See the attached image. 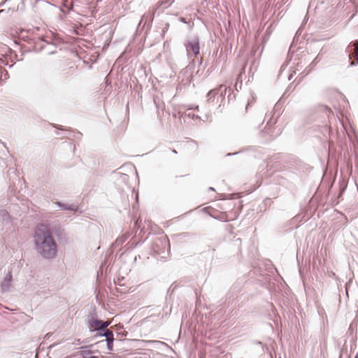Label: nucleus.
<instances>
[{
	"instance_id": "39448f33",
	"label": "nucleus",
	"mask_w": 358,
	"mask_h": 358,
	"mask_svg": "<svg viewBox=\"0 0 358 358\" xmlns=\"http://www.w3.org/2000/svg\"><path fill=\"white\" fill-rule=\"evenodd\" d=\"M73 8V1L72 0H64L63 6L62 10L63 12H69Z\"/></svg>"
},
{
	"instance_id": "f03ea898",
	"label": "nucleus",
	"mask_w": 358,
	"mask_h": 358,
	"mask_svg": "<svg viewBox=\"0 0 358 358\" xmlns=\"http://www.w3.org/2000/svg\"><path fill=\"white\" fill-rule=\"evenodd\" d=\"M111 323V321L102 322L97 319H92L90 321V327L92 330L104 329L108 327Z\"/></svg>"
},
{
	"instance_id": "f8f14e48",
	"label": "nucleus",
	"mask_w": 358,
	"mask_h": 358,
	"mask_svg": "<svg viewBox=\"0 0 358 358\" xmlns=\"http://www.w3.org/2000/svg\"><path fill=\"white\" fill-rule=\"evenodd\" d=\"M182 177V176H176V178Z\"/></svg>"
},
{
	"instance_id": "f257e3e1",
	"label": "nucleus",
	"mask_w": 358,
	"mask_h": 358,
	"mask_svg": "<svg viewBox=\"0 0 358 358\" xmlns=\"http://www.w3.org/2000/svg\"><path fill=\"white\" fill-rule=\"evenodd\" d=\"M34 241L36 251L43 257L51 259L57 254V243L47 225L38 224L34 231Z\"/></svg>"
},
{
	"instance_id": "6e6552de",
	"label": "nucleus",
	"mask_w": 358,
	"mask_h": 358,
	"mask_svg": "<svg viewBox=\"0 0 358 358\" xmlns=\"http://www.w3.org/2000/svg\"><path fill=\"white\" fill-rule=\"evenodd\" d=\"M218 91L219 90L217 89H214V90H210L208 93V95H207V96L208 97V99L210 100L211 98L214 97L216 94H217Z\"/></svg>"
},
{
	"instance_id": "9b49d317",
	"label": "nucleus",
	"mask_w": 358,
	"mask_h": 358,
	"mask_svg": "<svg viewBox=\"0 0 358 358\" xmlns=\"http://www.w3.org/2000/svg\"><path fill=\"white\" fill-rule=\"evenodd\" d=\"M173 152L177 153L176 150H173Z\"/></svg>"
},
{
	"instance_id": "1a4fd4ad",
	"label": "nucleus",
	"mask_w": 358,
	"mask_h": 358,
	"mask_svg": "<svg viewBox=\"0 0 358 358\" xmlns=\"http://www.w3.org/2000/svg\"><path fill=\"white\" fill-rule=\"evenodd\" d=\"M220 218L222 220V221H228V219H227V216L225 213H223L220 215Z\"/></svg>"
},
{
	"instance_id": "0eeeda50",
	"label": "nucleus",
	"mask_w": 358,
	"mask_h": 358,
	"mask_svg": "<svg viewBox=\"0 0 358 358\" xmlns=\"http://www.w3.org/2000/svg\"><path fill=\"white\" fill-rule=\"evenodd\" d=\"M172 1L173 0H162L158 3V6L166 8L171 4Z\"/></svg>"
},
{
	"instance_id": "423d86ee",
	"label": "nucleus",
	"mask_w": 358,
	"mask_h": 358,
	"mask_svg": "<svg viewBox=\"0 0 358 358\" xmlns=\"http://www.w3.org/2000/svg\"><path fill=\"white\" fill-rule=\"evenodd\" d=\"M354 46H355L354 51L352 54H350V58H351V56H352L355 58V59L358 62V41L354 43Z\"/></svg>"
},
{
	"instance_id": "7ed1b4c3",
	"label": "nucleus",
	"mask_w": 358,
	"mask_h": 358,
	"mask_svg": "<svg viewBox=\"0 0 358 358\" xmlns=\"http://www.w3.org/2000/svg\"><path fill=\"white\" fill-rule=\"evenodd\" d=\"M106 337L107 346L109 350H113V333L111 330L107 329L103 334Z\"/></svg>"
},
{
	"instance_id": "9d476101",
	"label": "nucleus",
	"mask_w": 358,
	"mask_h": 358,
	"mask_svg": "<svg viewBox=\"0 0 358 358\" xmlns=\"http://www.w3.org/2000/svg\"><path fill=\"white\" fill-rule=\"evenodd\" d=\"M355 64V62L352 61L350 62V65H354Z\"/></svg>"
},
{
	"instance_id": "ddd939ff",
	"label": "nucleus",
	"mask_w": 358,
	"mask_h": 358,
	"mask_svg": "<svg viewBox=\"0 0 358 358\" xmlns=\"http://www.w3.org/2000/svg\"><path fill=\"white\" fill-rule=\"evenodd\" d=\"M357 358V357H356Z\"/></svg>"
},
{
	"instance_id": "20e7f679",
	"label": "nucleus",
	"mask_w": 358,
	"mask_h": 358,
	"mask_svg": "<svg viewBox=\"0 0 358 358\" xmlns=\"http://www.w3.org/2000/svg\"><path fill=\"white\" fill-rule=\"evenodd\" d=\"M187 51L192 52L194 55L199 53V45L198 42H191L187 45Z\"/></svg>"
}]
</instances>
